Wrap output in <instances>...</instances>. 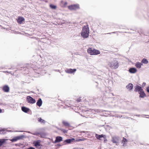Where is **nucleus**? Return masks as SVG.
<instances>
[{"mask_svg": "<svg viewBox=\"0 0 149 149\" xmlns=\"http://www.w3.org/2000/svg\"><path fill=\"white\" fill-rule=\"evenodd\" d=\"M89 33V30L88 25L84 26L81 33L82 36L84 38H87L88 37Z\"/></svg>", "mask_w": 149, "mask_h": 149, "instance_id": "1", "label": "nucleus"}, {"mask_svg": "<svg viewBox=\"0 0 149 149\" xmlns=\"http://www.w3.org/2000/svg\"><path fill=\"white\" fill-rule=\"evenodd\" d=\"M87 51L88 54L91 55H97L100 53L99 50L91 47L87 49Z\"/></svg>", "mask_w": 149, "mask_h": 149, "instance_id": "2", "label": "nucleus"}, {"mask_svg": "<svg viewBox=\"0 0 149 149\" xmlns=\"http://www.w3.org/2000/svg\"><path fill=\"white\" fill-rule=\"evenodd\" d=\"M26 99L28 102L30 104H34L36 102L35 99L29 96L27 97Z\"/></svg>", "mask_w": 149, "mask_h": 149, "instance_id": "3", "label": "nucleus"}, {"mask_svg": "<svg viewBox=\"0 0 149 149\" xmlns=\"http://www.w3.org/2000/svg\"><path fill=\"white\" fill-rule=\"evenodd\" d=\"M118 62L117 61H115L111 63L110 67L116 69L118 67Z\"/></svg>", "mask_w": 149, "mask_h": 149, "instance_id": "4", "label": "nucleus"}, {"mask_svg": "<svg viewBox=\"0 0 149 149\" xmlns=\"http://www.w3.org/2000/svg\"><path fill=\"white\" fill-rule=\"evenodd\" d=\"M79 6L78 5L74 4L69 6H68V9L70 10H76L79 8Z\"/></svg>", "mask_w": 149, "mask_h": 149, "instance_id": "5", "label": "nucleus"}, {"mask_svg": "<svg viewBox=\"0 0 149 149\" xmlns=\"http://www.w3.org/2000/svg\"><path fill=\"white\" fill-rule=\"evenodd\" d=\"M74 141H75V139L74 138L67 139L64 141L63 145H65L68 144L72 142H73Z\"/></svg>", "mask_w": 149, "mask_h": 149, "instance_id": "6", "label": "nucleus"}, {"mask_svg": "<svg viewBox=\"0 0 149 149\" xmlns=\"http://www.w3.org/2000/svg\"><path fill=\"white\" fill-rule=\"evenodd\" d=\"M17 20L18 23L19 24H21L22 22L25 20V19L23 17L19 16L17 19Z\"/></svg>", "mask_w": 149, "mask_h": 149, "instance_id": "7", "label": "nucleus"}, {"mask_svg": "<svg viewBox=\"0 0 149 149\" xmlns=\"http://www.w3.org/2000/svg\"><path fill=\"white\" fill-rule=\"evenodd\" d=\"M95 136L96 138L100 140H101L102 138H105L106 136L105 135L103 134L98 135L97 134H95Z\"/></svg>", "mask_w": 149, "mask_h": 149, "instance_id": "8", "label": "nucleus"}, {"mask_svg": "<svg viewBox=\"0 0 149 149\" xmlns=\"http://www.w3.org/2000/svg\"><path fill=\"white\" fill-rule=\"evenodd\" d=\"M112 141L113 143H116V145L118 143L119 139L118 137H112Z\"/></svg>", "mask_w": 149, "mask_h": 149, "instance_id": "9", "label": "nucleus"}, {"mask_svg": "<svg viewBox=\"0 0 149 149\" xmlns=\"http://www.w3.org/2000/svg\"><path fill=\"white\" fill-rule=\"evenodd\" d=\"M76 71V69H69L66 70L65 71L67 73L71 74L75 72Z\"/></svg>", "mask_w": 149, "mask_h": 149, "instance_id": "10", "label": "nucleus"}, {"mask_svg": "<svg viewBox=\"0 0 149 149\" xmlns=\"http://www.w3.org/2000/svg\"><path fill=\"white\" fill-rule=\"evenodd\" d=\"M139 93L140 95L139 97H140L143 98L146 96V95L144 92L143 89H141V90L139 92Z\"/></svg>", "mask_w": 149, "mask_h": 149, "instance_id": "11", "label": "nucleus"}, {"mask_svg": "<svg viewBox=\"0 0 149 149\" xmlns=\"http://www.w3.org/2000/svg\"><path fill=\"white\" fill-rule=\"evenodd\" d=\"M2 90L5 92H8L9 91V88L7 85H4L2 88Z\"/></svg>", "mask_w": 149, "mask_h": 149, "instance_id": "12", "label": "nucleus"}, {"mask_svg": "<svg viewBox=\"0 0 149 149\" xmlns=\"http://www.w3.org/2000/svg\"><path fill=\"white\" fill-rule=\"evenodd\" d=\"M141 89H143L141 87L136 85L135 87L134 91L135 92L138 91L139 92L141 90Z\"/></svg>", "mask_w": 149, "mask_h": 149, "instance_id": "13", "label": "nucleus"}, {"mask_svg": "<svg viewBox=\"0 0 149 149\" xmlns=\"http://www.w3.org/2000/svg\"><path fill=\"white\" fill-rule=\"evenodd\" d=\"M62 138L60 136H57L55 141V143H59L62 141Z\"/></svg>", "mask_w": 149, "mask_h": 149, "instance_id": "14", "label": "nucleus"}, {"mask_svg": "<svg viewBox=\"0 0 149 149\" xmlns=\"http://www.w3.org/2000/svg\"><path fill=\"white\" fill-rule=\"evenodd\" d=\"M133 86L132 83H129L128 85L126 86V88L130 91L132 89Z\"/></svg>", "mask_w": 149, "mask_h": 149, "instance_id": "15", "label": "nucleus"}, {"mask_svg": "<svg viewBox=\"0 0 149 149\" xmlns=\"http://www.w3.org/2000/svg\"><path fill=\"white\" fill-rule=\"evenodd\" d=\"M21 139V137L20 136H17L11 139L10 141L13 142H15Z\"/></svg>", "mask_w": 149, "mask_h": 149, "instance_id": "16", "label": "nucleus"}, {"mask_svg": "<svg viewBox=\"0 0 149 149\" xmlns=\"http://www.w3.org/2000/svg\"><path fill=\"white\" fill-rule=\"evenodd\" d=\"M42 101L41 98H39L36 103V105L40 107L42 105Z\"/></svg>", "mask_w": 149, "mask_h": 149, "instance_id": "17", "label": "nucleus"}, {"mask_svg": "<svg viewBox=\"0 0 149 149\" xmlns=\"http://www.w3.org/2000/svg\"><path fill=\"white\" fill-rule=\"evenodd\" d=\"M129 72L132 73H134L137 72V70L135 68H131L129 70Z\"/></svg>", "mask_w": 149, "mask_h": 149, "instance_id": "18", "label": "nucleus"}, {"mask_svg": "<svg viewBox=\"0 0 149 149\" xmlns=\"http://www.w3.org/2000/svg\"><path fill=\"white\" fill-rule=\"evenodd\" d=\"M22 110L24 112L27 113L29 111V109L25 107H22Z\"/></svg>", "mask_w": 149, "mask_h": 149, "instance_id": "19", "label": "nucleus"}, {"mask_svg": "<svg viewBox=\"0 0 149 149\" xmlns=\"http://www.w3.org/2000/svg\"><path fill=\"white\" fill-rule=\"evenodd\" d=\"M142 65V64L140 62H137L135 66L136 67L138 68H141V65Z\"/></svg>", "mask_w": 149, "mask_h": 149, "instance_id": "20", "label": "nucleus"}, {"mask_svg": "<svg viewBox=\"0 0 149 149\" xmlns=\"http://www.w3.org/2000/svg\"><path fill=\"white\" fill-rule=\"evenodd\" d=\"M34 146L36 147L40 146V141L38 140L34 143Z\"/></svg>", "mask_w": 149, "mask_h": 149, "instance_id": "21", "label": "nucleus"}, {"mask_svg": "<svg viewBox=\"0 0 149 149\" xmlns=\"http://www.w3.org/2000/svg\"><path fill=\"white\" fill-rule=\"evenodd\" d=\"M63 124L65 126L69 127L70 126V124L67 122L63 121L62 122Z\"/></svg>", "mask_w": 149, "mask_h": 149, "instance_id": "22", "label": "nucleus"}, {"mask_svg": "<svg viewBox=\"0 0 149 149\" xmlns=\"http://www.w3.org/2000/svg\"><path fill=\"white\" fill-rule=\"evenodd\" d=\"M38 121L42 123H45V121L44 120L42 119L41 118H38Z\"/></svg>", "mask_w": 149, "mask_h": 149, "instance_id": "23", "label": "nucleus"}, {"mask_svg": "<svg viewBox=\"0 0 149 149\" xmlns=\"http://www.w3.org/2000/svg\"><path fill=\"white\" fill-rule=\"evenodd\" d=\"M141 62L144 64H147L148 63V61L147 59L144 58L142 60Z\"/></svg>", "mask_w": 149, "mask_h": 149, "instance_id": "24", "label": "nucleus"}, {"mask_svg": "<svg viewBox=\"0 0 149 149\" xmlns=\"http://www.w3.org/2000/svg\"><path fill=\"white\" fill-rule=\"evenodd\" d=\"M127 141V140L126 139L123 137L122 140V143L123 144V145H124L125 144L126 142Z\"/></svg>", "mask_w": 149, "mask_h": 149, "instance_id": "25", "label": "nucleus"}, {"mask_svg": "<svg viewBox=\"0 0 149 149\" xmlns=\"http://www.w3.org/2000/svg\"><path fill=\"white\" fill-rule=\"evenodd\" d=\"M5 140L0 139V146H1L2 144L5 142Z\"/></svg>", "mask_w": 149, "mask_h": 149, "instance_id": "26", "label": "nucleus"}, {"mask_svg": "<svg viewBox=\"0 0 149 149\" xmlns=\"http://www.w3.org/2000/svg\"><path fill=\"white\" fill-rule=\"evenodd\" d=\"M41 137L44 138L46 136V134L44 133H40V134Z\"/></svg>", "mask_w": 149, "mask_h": 149, "instance_id": "27", "label": "nucleus"}, {"mask_svg": "<svg viewBox=\"0 0 149 149\" xmlns=\"http://www.w3.org/2000/svg\"><path fill=\"white\" fill-rule=\"evenodd\" d=\"M50 7L53 9H56V6H55L53 5L52 4H50Z\"/></svg>", "mask_w": 149, "mask_h": 149, "instance_id": "28", "label": "nucleus"}, {"mask_svg": "<svg viewBox=\"0 0 149 149\" xmlns=\"http://www.w3.org/2000/svg\"><path fill=\"white\" fill-rule=\"evenodd\" d=\"M86 139H77L76 140H75V141H74L76 142V141H83L85 140Z\"/></svg>", "mask_w": 149, "mask_h": 149, "instance_id": "29", "label": "nucleus"}, {"mask_svg": "<svg viewBox=\"0 0 149 149\" xmlns=\"http://www.w3.org/2000/svg\"><path fill=\"white\" fill-rule=\"evenodd\" d=\"M32 134L33 135H36V136H38V135H39L40 134V133H32Z\"/></svg>", "mask_w": 149, "mask_h": 149, "instance_id": "30", "label": "nucleus"}, {"mask_svg": "<svg viewBox=\"0 0 149 149\" xmlns=\"http://www.w3.org/2000/svg\"><path fill=\"white\" fill-rule=\"evenodd\" d=\"M61 131L64 133H67V131L64 129H62L61 130Z\"/></svg>", "mask_w": 149, "mask_h": 149, "instance_id": "31", "label": "nucleus"}, {"mask_svg": "<svg viewBox=\"0 0 149 149\" xmlns=\"http://www.w3.org/2000/svg\"><path fill=\"white\" fill-rule=\"evenodd\" d=\"M81 99L80 98H79L76 100V101H77L78 102H81Z\"/></svg>", "mask_w": 149, "mask_h": 149, "instance_id": "32", "label": "nucleus"}, {"mask_svg": "<svg viewBox=\"0 0 149 149\" xmlns=\"http://www.w3.org/2000/svg\"><path fill=\"white\" fill-rule=\"evenodd\" d=\"M147 91L149 93V86L147 88Z\"/></svg>", "mask_w": 149, "mask_h": 149, "instance_id": "33", "label": "nucleus"}, {"mask_svg": "<svg viewBox=\"0 0 149 149\" xmlns=\"http://www.w3.org/2000/svg\"><path fill=\"white\" fill-rule=\"evenodd\" d=\"M74 149H84L83 148H74Z\"/></svg>", "mask_w": 149, "mask_h": 149, "instance_id": "34", "label": "nucleus"}, {"mask_svg": "<svg viewBox=\"0 0 149 149\" xmlns=\"http://www.w3.org/2000/svg\"><path fill=\"white\" fill-rule=\"evenodd\" d=\"M27 149H35L34 148H33L32 147H30L29 148H28Z\"/></svg>", "mask_w": 149, "mask_h": 149, "instance_id": "35", "label": "nucleus"}, {"mask_svg": "<svg viewBox=\"0 0 149 149\" xmlns=\"http://www.w3.org/2000/svg\"><path fill=\"white\" fill-rule=\"evenodd\" d=\"M146 84V83L145 82H143L142 84V86H145Z\"/></svg>", "mask_w": 149, "mask_h": 149, "instance_id": "36", "label": "nucleus"}, {"mask_svg": "<svg viewBox=\"0 0 149 149\" xmlns=\"http://www.w3.org/2000/svg\"><path fill=\"white\" fill-rule=\"evenodd\" d=\"M67 3L66 2H64V4L65 6L66 5H67Z\"/></svg>", "mask_w": 149, "mask_h": 149, "instance_id": "37", "label": "nucleus"}, {"mask_svg": "<svg viewBox=\"0 0 149 149\" xmlns=\"http://www.w3.org/2000/svg\"><path fill=\"white\" fill-rule=\"evenodd\" d=\"M2 112V110L0 109V113H1Z\"/></svg>", "mask_w": 149, "mask_h": 149, "instance_id": "38", "label": "nucleus"}, {"mask_svg": "<svg viewBox=\"0 0 149 149\" xmlns=\"http://www.w3.org/2000/svg\"><path fill=\"white\" fill-rule=\"evenodd\" d=\"M81 132L85 133V131H83Z\"/></svg>", "mask_w": 149, "mask_h": 149, "instance_id": "39", "label": "nucleus"}, {"mask_svg": "<svg viewBox=\"0 0 149 149\" xmlns=\"http://www.w3.org/2000/svg\"><path fill=\"white\" fill-rule=\"evenodd\" d=\"M58 146H61V145L60 144H58Z\"/></svg>", "mask_w": 149, "mask_h": 149, "instance_id": "40", "label": "nucleus"}]
</instances>
